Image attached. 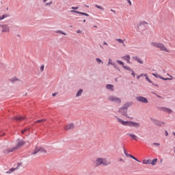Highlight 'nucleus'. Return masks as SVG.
Masks as SVG:
<instances>
[{
  "instance_id": "nucleus-55",
  "label": "nucleus",
  "mask_w": 175,
  "mask_h": 175,
  "mask_svg": "<svg viewBox=\"0 0 175 175\" xmlns=\"http://www.w3.org/2000/svg\"><path fill=\"white\" fill-rule=\"evenodd\" d=\"M57 94H58V93H53V94H52V96H55V95H57Z\"/></svg>"
},
{
  "instance_id": "nucleus-32",
  "label": "nucleus",
  "mask_w": 175,
  "mask_h": 175,
  "mask_svg": "<svg viewBox=\"0 0 175 175\" xmlns=\"http://www.w3.org/2000/svg\"><path fill=\"white\" fill-rule=\"evenodd\" d=\"M56 33H61L62 35H67L66 33L64 32L62 30H57Z\"/></svg>"
},
{
  "instance_id": "nucleus-13",
  "label": "nucleus",
  "mask_w": 175,
  "mask_h": 175,
  "mask_svg": "<svg viewBox=\"0 0 175 175\" xmlns=\"http://www.w3.org/2000/svg\"><path fill=\"white\" fill-rule=\"evenodd\" d=\"M133 105V102L131 101V102L126 103L125 104L123 105L122 107L126 110H128V108L131 107V106H132Z\"/></svg>"
},
{
  "instance_id": "nucleus-25",
  "label": "nucleus",
  "mask_w": 175,
  "mask_h": 175,
  "mask_svg": "<svg viewBox=\"0 0 175 175\" xmlns=\"http://www.w3.org/2000/svg\"><path fill=\"white\" fill-rule=\"evenodd\" d=\"M117 64H118L119 65H122V68H124V66H126L124 65V62L121 61V60H116Z\"/></svg>"
},
{
  "instance_id": "nucleus-12",
  "label": "nucleus",
  "mask_w": 175,
  "mask_h": 175,
  "mask_svg": "<svg viewBox=\"0 0 175 175\" xmlns=\"http://www.w3.org/2000/svg\"><path fill=\"white\" fill-rule=\"evenodd\" d=\"M71 13H77V14H81V16H85L86 17H90V14L85 13V12H81L76 10H71Z\"/></svg>"
},
{
  "instance_id": "nucleus-19",
  "label": "nucleus",
  "mask_w": 175,
  "mask_h": 175,
  "mask_svg": "<svg viewBox=\"0 0 175 175\" xmlns=\"http://www.w3.org/2000/svg\"><path fill=\"white\" fill-rule=\"evenodd\" d=\"M38 152H40V147H36L34 148V150L31 152V155H35L36 154H38Z\"/></svg>"
},
{
  "instance_id": "nucleus-59",
  "label": "nucleus",
  "mask_w": 175,
  "mask_h": 175,
  "mask_svg": "<svg viewBox=\"0 0 175 175\" xmlns=\"http://www.w3.org/2000/svg\"><path fill=\"white\" fill-rule=\"evenodd\" d=\"M42 2H43L44 3H46V2H47V0H43Z\"/></svg>"
},
{
  "instance_id": "nucleus-34",
  "label": "nucleus",
  "mask_w": 175,
  "mask_h": 175,
  "mask_svg": "<svg viewBox=\"0 0 175 175\" xmlns=\"http://www.w3.org/2000/svg\"><path fill=\"white\" fill-rule=\"evenodd\" d=\"M152 76L156 77V79H161V75H159L158 74L152 73Z\"/></svg>"
},
{
  "instance_id": "nucleus-3",
  "label": "nucleus",
  "mask_w": 175,
  "mask_h": 175,
  "mask_svg": "<svg viewBox=\"0 0 175 175\" xmlns=\"http://www.w3.org/2000/svg\"><path fill=\"white\" fill-rule=\"evenodd\" d=\"M95 165L96 167L100 166V165H103V166H107V165H109V163H107L106 159L98 158L95 161Z\"/></svg>"
},
{
  "instance_id": "nucleus-31",
  "label": "nucleus",
  "mask_w": 175,
  "mask_h": 175,
  "mask_svg": "<svg viewBox=\"0 0 175 175\" xmlns=\"http://www.w3.org/2000/svg\"><path fill=\"white\" fill-rule=\"evenodd\" d=\"M146 80H147V81L148 83H150V84H152V85H154V82H152V81H151V79H150V78H148V76L146 77Z\"/></svg>"
},
{
  "instance_id": "nucleus-21",
  "label": "nucleus",
  "mask_w": 175,
  "mask_h": 175,
  "mask_svg": "<svg viewBox=\"0 0 175 175\" xmlns=\"http://www.w3.org/2000/svg\"><path fill=\"white\" fill-rule=\"evenodd\" d=\"M18 167H12L11 169H10L8 171H7L5 173L6 174H10L12 173H13V172H14V170H17Z\"/></svg>"
},
{
  "instance_id": "nucleus-43",
  "label": "nucleus",
  "mask_w": 175,
  "mask_h": 175,
  "mask_svg": "<svg viewBox=\"0 0 175 175\" xmlns=\"http://www.w3.org/2000/svg\"><path fill=\"white\" fill-rule=\"evenodd\" d=\"M144 24H147V22L142 21V22L139 23V25H144Z\"/></svg>"
},
{
  "instance_id": "nucleus-39",
  "label": "nucleus",
  "mask_w": 175,
  "mask_h": 175,
  "mask_svg": "<svg viewBox=\"0 0 175 175\" xmlns=\"http://www.w3.org/2000/svg\"><path fill=\"white\" fill-rule=\"evenodd\" d=\"M116 42H118L119 43H124V40H122L121 38L116 39Z\"/></svg>"
},
{
  "instance_id": "nucleus-5",
  "label": "nucleus",
  "mask_w": 175,
  "mask_h": 175,
  "mask_svg": "<svg viewBox=\"0 0 175 175\" xmlns=\"http://www.w3.org/2000/svg\"><path fill=\"white\" fill-rule=\"evenodd\" d=\"M109 100H110V102H115L116 103H121V98L116 97L114 96H110L108 98Z\"/></svg>"
},
{
  "instance_id": "nucleus-60",
  "label": "nucleus",
  "mask_w": 175,
  "mask_h": 175,
  "mask_svg": "<svg viewBox=\"0 0 175 175\" xmlns=\"http://www.w3.org/2000/svg\"><path fill=\"white\" fill-rule=\"evenodd\" d=\"M122 44H123L124 47H125V43H124V41H123V43H122Z\"/></svg>"
},
{
  "instance_id": "nucleus-27",
  "label": "nucleus",
  "mask_w": 175,
  "mask_h": 175,
  "mask_svg": "<svg viewBox=\"0 0 175 175\" xmlns=\"http://www.w3.org/2000/svg\"><path fill=\"white\" fill-rule=\"evenodd\" d=\"M112 66H113L116 69H117L118 70H119V72H120L121 70H120V68H118V66H117V64H116V62H113L111 64Z\"/></svg>"
},
{
  "instance_id": "nucleus-53",
  "label": "nucleus",
  "mask_w": 175,
  "mask_h": 175,
  "mask_svg": "<svg viewBox=\"0 0 175 175\" xmlns=\"http://www.w3.org/2000/svg\"><path fill=\"white\" fill-rule=\"evenodd\" d=\"M127 64H131V59L126 60Z\"/></svg>"
},
{
  "instance_id": "nucleus-2",
  "label": "nucleus",
  "mask_w": 175,
  "mask_h": 175,
  "mask_svg": "<svg viewBox=\"0 0 175 175\" xmlns=\"http://www.w3.org/2000/svg\"><path fill=\"white\" fill-rule=\"evenodd\" d=\"M151 46H153L154 47H157V49H160L161 51H166L167 53H169V51L167 49L165 48V45L161 42H151Z\"/></svg>"
},
{
  "instance_id": "nucleus-11",
  "label": "nucleus",
  "mask_w": 175,
  "mask_h": 175,
  "mask_svg": "<svg viewBox=\"0 0 175 175\" xmlns=\"http://www.w3.org/2000/svg\"><path fill=\"white\" fill-rule=\"evenodd\" d=\"M1 32H9V31H10V28L8 25H1Z\"/></svg>"
},
{
  "instance_id": "nucleus-38",
  "label": "nucleus",
  "mask_w": 175,
  "mask_h": 175,
  "mask_svg": "<svg viewBox=\"0 0 175 175\" xmlns=\"http://www.w3.org/2000/svg\"><path fill=\"white\" fill-rule=\"evenodd\" d=\"M130 158H132V159H134V161H136L137 162L140 163V161H139L136 157L134 156H132V154L130 156Z\"/></svg>"
},
{
  "instance_id": "nucleus-46",
  "label": "nucleus",
  "mask_w": 175,
  "mask_h": 175,
  "mask_svg": "<svg viewBox=\"0 0 175 175\" xmlns=\"http://www.w3.org/2000/svg\"><path fill=\"white\" fill-rule=\"evenodd\" d=\"M71 9H72V10H77V9H79V6L72 7Z\"/></svg>"
},
{
  "instance_id": "nucleus-35",
  "label": "nucleus",
  "mask_w": 175,
  "mask_h": 175,
  "mask_svg": "<svg viewBox=\"0 0 175 175\" xmlns=\"http://www.w3.org/2000/svg\"><path fill=\"white\" fill-rule=\"evenodd\" d=\"M96 62H98V64H103V61H102V59H100V58H96Z\"/></svg>"
},
{
  "instance_id": "nucleus-45",
  "label": "nucleus",
  "mask_w": 175,
  "mask_h": 175,
  "mask_svg": "<svg viewBox=\"0 0 175 175\" xmlns=\"http://www.w3.org/2000/svg\"><path fill=\"white\" fill-rule=\"evenodd\" d=\"M40 70H41V72H43V70H44V65L41 66Z\"/></svg>"
},
{
  "instance_id": "nucleus-54",
  "label": "nucleus",
  "mask_w": 175,
  "mask_h": 175,
  "mask_svg": "<svg viewBox=\"0 0 175 175\" xmlns=\"http://www.w3.org/2000/svg\"><path fill=\"white\" fill-rule=\"evenodd\" d=\"M77 33H81V30H77Z\"/></svg>"
},
{
  "instance_id": "nucleus-58",
  "label": "nucleus",
  "mask_w": 175,
  "mask_h": 175,
  "mask_svg": "<svg viewBox=\"0 0 175 175\" xmlns=\"http://www.w3.org/2000/svg\"><path fill=\"white\" fill-rule=\"evenodd\" d=\"M154 95H157V98H161V96L157 94H154Z\"/></svg>"
},
{
  "instance_id": "nucleus-9",
  "label": "nucleus",
  "mask_w": 175,
  "mask_h": 175,
  "mask_svg": "<svg viewBox=\"0 0 175 175\" xmlns=\"http://www.w3.org/2000/svg\"><path fill=\"white\" fill-rule=\"evenodd\" d=\"M17 149L16 146L10 148H6L3 150L4 154H10V152H13V151H16Z\"/></svg>"
},
{
  "instance_id": "nucleus-24",
  "label": "nucleus",
  "mask_w": 175,
  "mask_h": 175,
  "mask_svg": "<svg viewBox=\"0 0 175 175\" xmlns=\"http://www.w3.org/2000/svg\"><path fill=\"white\" fill-rule=\"evenodd\" d=\"M157 161L158 159H154L152 161L150 160V165H152V166L157 165Z\"/></svg>"
},
{
  "instance_id": "nucleus-52",
  "label": "nucleus",
  "mask_w": 175,
  "mask_h": 175,
  "mask_svg": "<svg viewBox=\"0 0 175 175\" xmlns=\"http://www.w3.org/2000/svg\"><path fill=\"white\" fill-rule=\"evenodd\" d=\"M111 12H112V13H113L114 14H116V10L111 9Z\"/></svg>"
},
{
  "instance_id": "nucleus-1",
  "label": "nucleus",
  "mask_w": 175,
  "mask_h": 175,
  "mask_svg": "<svg viewBox=\"0 0 175 175\" xmlns=\"http://www.w3.org/2000/svg\"><path fill=\"white\" fill-rule=\"evenodd\" d=\"M118 122H120L122 125L124 126H133V128H140V123L133 122V121H124L120 118H117Z\"/></svg>"
},
{
  "instance_id": "nucleus-22",
  "label": "nucleus",
  "mask_w": 175,
  "mask_h": 175,
  "mask_svg": "<svg viewBox=\"0 0 175 175\" xmlns=\"http://www.w3.org/2000/svg\"><path fill=\"white\" fill-rule=\"evenodd\" d=\"M143 163L144 165H151V159H148V160L144 159Z\"/></svg>"
},
{
  "instance_id": "nucleus-63",
  "label": "nucleus",
  "mask_w": 175,
  "mask_h": 175,
  "mask_svg": "<svg viewBox=\"0 0 175 175\" xmlns=\"http://www.w3.org/2000/svg\"><path fill=\"white\" fill-rule=\"evenodd\" d=\"M103 44H105L106 46H107V44L106 43V42H104Z\"/></svg>"
},
{
  "instance_id": "nucleus-37",
  "label": "nucleus",
  "mask_w": 175,
  "mask_h": 175,
  "mask_svg": "<svg viewBox=\"0 0 175 175\" xmlns=\"http://www.w3.org/2000/svg\"><path fill=\"white\" fill-rule=\"evenodd\" d=\"M44 121H46V119H41V120H38L36 121L35 123L38 124L39 122H44Z\"/></svg>"
},
{
  "instance_id": "nucleus-57",
  "label": "nucleus",
  "mask_w": 175,
  "mask_h": 175,
  "mask_svg": "<svg viewBox=\"0 0 175 175\" xmlns=\"http://www.w3.org/2000/svg\"><path fill=\"white\" fill-rule=\"evenodd\" d=\"M140 77H141V76H140V75H138V76L137 77V80H139V79H140Z\"/></svg>"
},
{
  "instance_id": "nucleus-62",
  "label": "nucleus",
  "mask_w": 175,
  "mask_h": 175,
  "mask_svg": "<svg viewBox=\"0 0 175 175\" xmlns=\"http://www.w3.org/2000/svg\"><path fill=\"white\" fill-rule=\"evenodd\" d=\"M170 78H169V79H171V80H173V77L170 76Z\"/></svg>"
},
{
  "instance_id": "nucleus-7",
  "label": "nucleus",
  "mask_w": 175,
  "mask_h": 175,
  "mask_svg": "<svg viewBox=\"0 0 175 175\" xmlns=\"http://www.w3.org/2000/svg\"><path fill=\"white\" fill-rule=\"evenodd\" d=\"M135 99L137 102H140L141 103H148V100L146 97L137 96L135 97Z\"/></svg>"
},
{
  "instance_id": "nucleus-4",
  "label": "nucleus",
  "mask_w": 175,
  "mask_h": 175,
  "mask_svg": "<svg viewBox=\"0 0 175 175\" xmlns=\"http://www.w3.org/2000/svg\"><path fill=\"white\" fill-rule=\"evenodd\" d=\"M118 113H120V114L121 116H123L124 117H126V118H129V116H128V109H126V108L121 107L118 109Z\"/></svg>"
},
{
  "instance_id": "nucleus-40",
  "label": "nucleus",
  "mask_w": 175,
  "mask_h": 175,
  "mask_svg": "<svg viewBox=\"0 0 175 175\" xmlns=\"http://www.w3.org/2000/svg\"><path fill=\"white\" fill-rule=\"evenodd\" d=\"M27 131H29V129L25 128L23 131H21L22 135H24Z\"/></svg>"
},
{
  "instance_id": "nucleus-61",
  "label": "nucleus",
  "mask_w": 175,
  "mask_h": 175,
  "mask_svg": "<svg viewBox=\"0 0 175 175\" xmlns=\"http://www.w3.org/2000/svg\"><path fill=\"white\" fill-rule=\"evenodd\" d=\"M155 85V87H158V84L154 83V85Z\"/></svg>"
},
{
  "instance_id": "nucleus-17",
  "label": "nucleus",
  "mask_w": 175,
  "mask_h": 175,
  "mask_svg": "<svg viewBox=\"0 0 175 175\" xmlns=\"http://www.w3.org/2000/svg\"><path fill=\"white\" fill-rule=\"evenodd\" d=\"M105 88L107 90H109L110 91H114V85H113L111 84L106 85Z\"/></svg>"
},
{
  "instance_id": "nucleus-36",
  "label": "nucleus",
  "mask_w": 175,
  "mask_h": 175,
  "mask_svg": "<svg viewBox=\"0 0 175 175\" xmlns=\"http://www.w3.org/2000/svg\"><path fill=\"white\" fill-rule=\"evenodd\" d=\"M10 81L12 83H14V81H18V79H17L16 77H14L10 79Z\"/></svg>"
},
{
  "instance_id": "nucleus-26",
  "label": "nucleus",
  "mask_w": 175,
  "mask_h": 175,
  "mask_svg": "<svg viewBox=\"0 0 175 175\" xmlns=\"http://www.w3.org/2000/svg\"><path fill=\"white\" fill-rule=\"evenodd\" d=\"M123 151H124V155H126V157H131V154H128V152H126V150H125L124 147H123Z\"/></svg>"
},
{
  "instance_id": "nucleus-50",
  "label": "nucleus",
  "mask_w": 175,
  "mask_h": 175,
  "mask_svg": "<svg viewBox=\"0 0 175 175\" xmlns=\"http://www.w3.org/2000/svg\"><path fill=\"white\" fill-rule=\"evenodd\" d=\"M21 165H23L22 163H18L16 167H18H18H20V166H21Z\"/></svg>"
},
{
  "instance_id": "nucleus-29",
  "label": "nucleus",
  "mask_w": 175,
  "mask_h": 175,
  "mask_svg": "<svg viewBox=\"0 0 175 175\" xmlns=\"http://www.w3.org/2000/svg\"><path fill=\"white\" fill-rule=\"evenodd\" d=\"M40 152H43L44 154H46L47 151L45 150L44 148L40 147Z\"/></svg>"
},
{
  "instance_id": "nucleus-28",
  "label": "nucleus",
  "mask_w": 175,
  "mask_h": 175,
  "mask_svg": "<svg viewBox=\"0 0 175 175\" xmlns=\"http://www.w3.org/2000/svg\"><path fill=\"white\" fill-rule=\"evenodd\" d=\"M7 17H10V14H4L1 16V20H3V19L6 18Z\"/></svg>"
},
{
  "instance_id": "nucleus-64",
  "label": "nucleus",
  "mask_w": 175,
  "mask_h": 175,
  "mask_svg": "<svg viewBox=\"0 0 175 175\" xmlns=\"http://www.w3.org/2000/svg\"><path fill=\"white\" fill-rule=\"evenodd\" d=\"M172 133H173L174 136H175V132H172Z\"/></svg>"
},
{
  "instance_id": "nucleus-20",
  "label": "nucleus",
  "mask_w": 175,
  "mask_h": 175,
  "mask_svg": "<svg viewBox=\"0 0 175 175\" xmlns=\"http://www.w3.org/2000/svg\"><path fill=\"white\" fill-rule=\"evenodd\" d=\"M25 119V118H24L23 116H19V117L15 116L12 118V120H16V121H21Z\"/></svg>"
},
{
  "instance_id": "nucleus-8",
  "label": "nucleus",
  "mask_w": 175,
  "mask_h": 175,
  "mask_svg": "<svg viewBox=\"0 0 175 175\" xmlns=\"http://www.w3.org/2000/svg\"><path fill=\"white\" fill-rule=\"evenodd\" d=\"M159 110H161V111H164L165 113H168V114H172L173 113V110L165 107H159Z\"/></svg>"
},
{
  "instance_id": "nucleus-10",
  "label": "nucleus",
  "mask_w": 175,
  "mask_h": 175,
  "mask_svg": "<svg viewBox=\"0 0 175 175\" xmlns=\"http://www.w3.org/2000/svg\"><path fill=\"white\" fill-rule=\"evenodd\" d=\"M18 144L15 146V148H16V150H18V148L23 147V146L25 144V142H24L23 140H20V139H18Z\"/></svg>"
},
{
  "instance_id": "nucleus-30",
  "label": "nucleus",
  "mask_w": 175,
  "mask_h": 175,
  "mask_svg": "<svg viewBox=\"0 0 175 175\" xmlns=\"http://www.w3.org/2000/svg\"><path fill=\"white\" fill-rule=\"evenodd\" d=\"M123 59H124L125 61H127L129 59H131V56L129 55H125L122 57Z\"/></svg>"
},
{
  "instance_id": "nucleus-44",
  "label": "nucleus",
  "mask_w": 175,
  "mask_h": 175,
  "mask_svg": "<svg viewBox=\"0 0 175 175\" xmlns=\"http://www.w3.org/2000/svg\"><path fill=\"white\" fill-rule=\"evenodd\" d=\"M153 146H157V147H159V146H161V144L159 143H153Z\"/></svg>"
},
{
  "instance_id": "nucleus-16",
  "label": "nucleus",
  "mask_w": 175,
  "mask_h": 175,
  "mask_svg": "<svg viewBox=\"0 0 175 175\" xmlns=\"http://www.w3.org/2000/svg\"><path fill=\"white\" fill-rule=\"evenodd\" d=\"M133 59H134V61H137L139 62V64H143L144 62L143 60H142V59H140L139 57L137 56H134L133 57Z\"/></svg>"
},
{
  "instance_id": "nucleus-18",
  "label": "nucleus",
  "mask_w": 175,
  "mask_h": 175,
  "mask_svg": "<svg viewBox=\"0 0 175 175\" xmlns=\"http://www.w3.org/2000/svg\"><path fill=\"white\" fill-rule=\"evenodd\" d=\"M127 135L131 137V139H133V140H137L139 139V137L135 134L127 133Z\"/></svg>"
},
{
  "instance_id": "nucleus-14",
  "label": "nucleus",
  "mask_w": 175,
  "mask_h": 175,
  "mask_svg": "<svg viewBox=\"0 0 175 175\" xmlns=\"http://www.w3.org/2000/svg\"><path fill=\"white\" fill-rule=\"evenodd\" d=\"M75 129V124H73V123H70V124H68L64 127L65 131H69V129Z\"/></svg>"
},
{
  "instance_id": "nucleus-49",
  "label": "nucleus",
  "mask_w": 175,
  "mask_h": 175,
  "mask_svg": "<svg viewBox=\"0 0 175 175\" xmlns=\"http://www.w3.org/2000/svg\"><path fill=\"white\" fill-rule=\"evenodd\" d=\"M139 76H141V77H146L147 74H141Z\"/></svg>"
},
{
  "instance_id": "nucleus-41",
  "label": "nucleus",
  "mask_w": 175,
  "mask_h": 175,
  "mask_svg": "<svg viewBox=\"0 0 175 175\" xmlns=\"http://www.w3.org/2000/svg\"><path fill=\"white\" fill-rule=\"evenodd\" d=\"M161 80H165V81H167V80H172V79L169 78H163V77H160Z\"/></svg>"
},
{
  "instance_id": "nucleus-6",
  "label": "nucleus",
  "mask_w": 175,
  "mask_h": 175,
  "mask_svg": "<svg viewBox=\"0 0 175 175\" xmlns=\"http://www.w3.org/2000/svg\"><path fill=\"white\" fill-rule=\"evenodd\" d=\"M150 121H152V122H153L156 126H161L163 125V124H165V122H161L160 120L154 119L152 118H150Z\"/></svg>"
},
{
  "instance_id": "nucleus-51",
  "label": "nucleus",
  "mask_w": 175,
  "mask_h": 175,
  "mask_svg": "<svg viewBox=\"0 0 175 175\" xmlns=\"http://www.w3.org/2000/svg\"><path fill=\"white\" fill-rule=\"evenodd\" d=\"M165 136H169V133H167V131H165Z\"/></svg>"
},
{
  "instance_id": "nucleus-33",
  "label": "nucleus",
  "mask_w": 175,
  "mask_h": 175,
  "mask_svg": "<svg viewBox=\"0 0 175 175\" xmlns=\"http://www.w3.org/2000/svg\"><path fill=\"white\" fill-rule=\"evenodd\" d=\"M95 8H97V9H100V10H105V8H103L102 6L100 5H98V4L95 5Z\"/></svg>"
},
{
  "instance_id": "nucleus-42",
  "label": "nucleus",
  "mask_w": 175,
  "mask_h": 175,
  "mask_svg": "<svg viewBox=\"0 0 175 175\" xmlns=\"http://www.w3.org/2000/svg\"><path fill=\"white\" fill-rule=\"evenodd\" d=\"M46 6H50V5H53V1H50L49 3H45Z\"/></svg>"
},
{
  "instance_id": "nucleus-15",
  "label": "nucleus",
  "mask_w": 175,
  "mask_h": 175,
  "mask_svg": "<svg viewBox=\"0 0 175 175\" xmlns=\"http://www.w3.org/2000/svg\"><path fill=\"white\" fill-rule=\"evenodd\" d=\"M124 69H125L126 70H129V72H131L132 76H133V77H135L136 75L135 74V71H133L132 68H131L129 66H124Z\"/></svg>"
},
{
  "instance_id": "nucleus-23",
  "label": "nucleus",
  "mask_w": 175,
  "mask_h": 175,
  "mask_svg": "<svg viewBox=\"0 0 175 175\" xmlns=\"http://www.w3.org/2000/svg\"><path fill=\"white\" fill-rule=\"evenodd\" d=\"M83 94V89H80L77 93L76 94V97L79 98V96H81V94Z\"/></svg>"
},
{
  "instance_id": "nucleus-47",
  "label": "nucleus",
  "mask_w": 175,
  "mask_h": 175,
  "mask_svg": "<svg viewBox=\"0 0 175 175\" xmlns=\"http://www.w3.org/2000/svg\"><path fill=\"white\" fill-rule=\"evenodd\" d=\"M126 1H127V2H128L129 5L130 6H132V1H131V0H126Z\"/></svg>"
},
{
  "instance_id": "nucleus-56",
  "label": "nucleus",
  "mask_w": 175,
  "mask_h": 175,
  "mask_svg": "<svg viewBox=\"0 0 175 175\" xmlns=\"http://www.w3.org/2000/svg\"><path fill=\"white\" fill-rule=\"evenodd\" d=\"M119 161H120V162H124V159H120Z\"/></svg>"
},
{
  "instance_id": "nucleus-48",
  "label": "nucleus",
  "mask_w": 175,
  "mask_h": 175,
  "mask_svg": "<svg viewBox=\"0 0 175 175\" xmlns=\"http://www.w3.org/2000/svg\"><path fill=\"white\" fill-rule=\"evenodd\" d=\"M111 64H113V62H111V59H109L108 65H111Z\"/></svg>"
}]
</instances>
